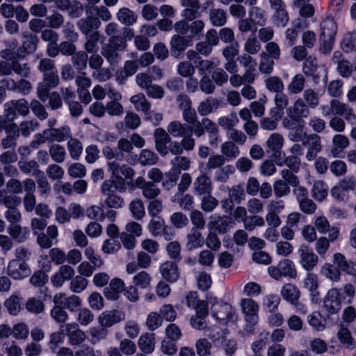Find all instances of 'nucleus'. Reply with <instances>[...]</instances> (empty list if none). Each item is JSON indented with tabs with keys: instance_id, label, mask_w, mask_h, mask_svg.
<instances>
[{
	"instance_id": "obj_47",
	"label": "nucleus",
	"mask_w": 356,
	"mask_h": 356,
	"mask_svg": "<svg viewBox=\"0 0 356 356\" xmlns=\"http://www.w3.org/2000/svg\"><path fill=\"white\" fill-rule=\"evenodd\" d=\"M117 17L122 24L127 26L133 25L137 20V16L135 13L127 8L120 9Z\"/></svg>"
},
{
	"instance_id": "obj_33",
	"label": "nucleus",
	"mask_w": 356,
	"mask_h": 356,
	"mask_svg": "<svg viewBox=\"0 0 356 356\" xmlns=\"http://www.w3.org/2000/svg\"><path fill=\"white\" fill-rule=\"evenodd\" d=\"M340 47L345 53L356 52V30L343 34Z\"/></svg>"
},
{
	"instance_id": "obj_25",
	"label": "nucleus",
	"mask_w": 356,
	"mask_h": 356,
	"mask_svg": "<svg viewBox=\"0 0 356 356\" xmlns=\"http://www.w3.org/2000/svg\"><path fill=\"white\" fill-rule=\"evenodd\" d=\"M286 111L287 115L295 120L307 118L309 114L307 106L300 98L298 99L292 106L289 107Z\"/></svg>"
},
{
	"instance_id": "obj_41",
	"label": "nucleus",
	"mask_w": 356,
	"mask_h": 356,
	"mask_svg": "<svg viewBox=\"0 0 356 356\" xmlns=\"http://www.w3.org/2000/svg\"><path fill=\"white\" fill-rule=\"evenodd\" d=\"M337 338L344 348L350 350L355 348V340L351 335V332L348 328L341 327L337 332Z\"/></svg>"
},
{
	"instance_id": "obj_55",
	"label": "nucleus",
	"mask_w": 356,
	"mask_h": 356,
	"mask_svg": "<svg viewBox=\"0 0 356 356\" xmlns=\"http://www.w3.org/2000/svg\"><path fill=\"white\" fill-rule=\"evenodd\" d=\"M129 209L132 216L136 220L141 219L145 214V207L141 200L136 199L131 201Z\"/></svg>"
},
{
	"instance_id": "obj_40",
	"label": "nucleus",
	"mask_w": 356,
	"mask_h": 356,
	"mask_svg": "<svg viewBox=\"0 0 356 356\" xmlns=\"http://www.w3.org/2000/svg\"><path fill=\"white\" fill-rule=\"evenodd\" d=\"M204 244L201 233L195 228H192L187 235L186 248L191 250L200 248Z\"/></svg>"
},
{
	"instance_id": "obj_12",
	"label": "nucleus",
	"mask_w": 356,
	"mask_h": 356,
	"mask_svg": "<svg viewBox=\"0 0 356 356\" xmlns=\"http://www.w3.org/2000/svg\"><path fill=\"white\" fill-rule=\"evenodd\" d=\"M124 319V312L118 309L106 310L102 312L97 318L98 323L104 327H110Z\"/></svg>"
},
{
	"instance_id": "obj_61",
	"label": "nucleus",
	"mask_w": 356,
	"mask_h": 356,
	"mask_svg": "<svg viewBox=\"0 0 356 356\" xmlns=\"http://www.w3.org/2000/svg\"><path fill=\"white\" fill-rule=\"evenodd\" d=\"M265 85L269 91L276 94L282 92L284 88L282 81L277 76L268 77L265 81Z\"/></svg>"
},
{
	"instance_id": "obj_21",
	"label": "nucleus",
	"mask_w": 356,
	"mask_h": 356,
	"mask_svg": "<svg viewBox=\"0 0 356 356\" xmlns=\"http://www.w3.org/2000/svg\"><path fill=\"white\" fill-rule=\"evenodd\" d=\"M283 145L284 138L278 133L272 134L266 140L268 152L271 154V156L275 160L280 157Z\"/></svg>"
},
{
	"instance_id": "obj_2",
	"label": "nucleus",
	"mask_w": 356,
	"mask_h": 356,
	"mask_svg": "<svg viewBox=\"0 0 356 356\" xmlns=\"http://www.w3.org/2000/svg\"><path fill=\"white\" fill-rule=\"evenodd\" d=\"M0 56L6 60L0 62V76H9L13 71L23 76L29 74L27 65L19 63L22 56L14 49L8 48L1 51Z\"/></svg>"
},
{
	"instance_id": "obj_60",
	"label": "nucleus",
	"mask_w": 356,
	"mask_h": 356,
	"mask_svg": "<svg viewBox=\"0 0 356 356\" xmlns=\"http://www.w3.org/2000/svg\"><path fill=\"white\" fill-rule=\"evenodd\" d=\"M211 24L216 26H222L227 22V15L224 10L221 9H213L209 15Z\"/></svg>"
},
{
	"instance_id": "obj_24",
	"label": "nucleus",
	"mask_w": 356,
	"mask_h": 356,
	"mask_svg": "<svg viewBox=\"0 0 356 356\" xmlns=\"http://www.w3.org/2000/svg\"><path fill=\"white\" fill-rule=\"evenodd\" d=\"M309 135L307 134L305 123L302 120H295L291 125L288 137L293 142H304Z\"/></svg>"
},
{
	"instance_id": "obj_54",
	"label": "nucleus",
	"mask_w": 356,
	"mask_h": 356,
	"mask_svg": "<svg viewBox=\"0 0 356 356\" xmlns=\"http://www.w3.org/2000/svg\"><path fill=\"white\" fill-rule=\"evenodd\" d=\"M250 21L259 26H264L266 22L265 12L259 7H252L249 11Z\"/></svg>"
},
{
	"instance_id": "obj_10",
	"label": "nucleus",
	"mask_w": 356,
	"mask_h": 356,
	"mask_svg": "<svg viewBox=\"0 0 356 356\" xmlns=\"http://www.w3.org/2000/svg\"><path fill=\"white\" fill-rule=\"evenodd\" d=\"M240 305L246 322L252 325H256L259 320V306L257 302L250 298H243Z\"/></svg>"
},
{
	"instance_id": "obj_7",
	"label": "nucleus",
	"mask_w": 356,
	"mask_h": 356,
	"mask_svg": "<svg viewBox=\"0 0 356 356\" xmlns=\"http://www.w3.org/2000/svg\"><path fill=\"white\" fill-rule=\"evenodd\" d=\"M356 188V179L353 177H346L341 179L330 191L331 195L337 201L346 202L348 199L350 191Z\"/></svg>"
},
{
	"instance_id": "obj_31",
	"label": "nucleus",
	"mask_w": 356,
	"mask_h": 356,
	"mask_svg": "<svg viewBox=\"0 0 356 356\" xmlns=\"http://www.w3.org/2000/svg\"><path fill=\"white\" fill-rule=\"evenodd\" d=\"M275 108L271 110L272 116L279 120L282 118L284 110L289 103V98L283 92L277 93L274 98Z\"/></svg>"
},
{
	"instance_id": "obj_50",
	"label": "nucleus",
	"mask_w": 356,
	"mask_h": 356,
	"mask_svg": "<svg viewBox=\"0 0 356 356\" xmlns=\"http://www.w3.org/2000/svg\"><path fill=\"white\" fill-rule=\"evenodd\" d=\"M167 130L175 137H183L188 132V130L191 129L188 126L181 124L179 121H173L168 125Z\"/></svg>"
},
{
	"instance_id": "obj_16",
	"label": "nucleus",
	"mask_w": 356,
	"mask_h": 356,
	"mask_svg": "<svg viewBox=\"0 0 356 356\" xmlns=\"http://www.w3.org/2000/svg\"><path fill=\"white\" fill-rule=\"evenodd\" d=\"M7 272L13 279L22 280L31 274V269L25 262L11 260L8 264Z\"/></svg>"
},
{
	"instance_id": "obj_14",
	"label": "nucleus",
	"mask_w": 356,
	"mask_h": 356,
	"mask_svg": "<svg viewBox=\"0 0 356 356\" xmlns=\"http://www.w3.org/2000/svg\"><path fill=\"white\" fill-rule=\"evenodd\" d=\"M298 252L300 254V264L302 267L307 271L313 270L318 264V256L307 245H300Z\"/></svg>"
},
{
	"instance_id": "obj_59",
	"label": "nucleus",
	"mask_w": 356,
	"mask_h": 356,
	"mask_svg": "<svg viewBox=\"0 0 356 356\" xmlns=\"http://www.w3.org/2000/svg\"><path fill=\"white\" fill-rule=\"evenodd\" d=\"M265 224V220L263 217L254 214L252 216H247L245 222H243L244 228L248 231H252L257 227H263Z\"/></svg>"
},
{
	"instance_id": "obj_30",
	"label": "nucleus",
	"mask_w": 356,
	"mask_h": 356,
	"mask_svg": "<svg viewBox=\"0 0 356 356\" xmlns=\"http://www.w3.org/2000/svg\"><path fill=\"white\" fill-rule=\"evenodd\" d=\"M100 25L99 19L92 15L81 19L77 23L78 28L84 35L90 34L93 29H97Z\"/></svg>"
},
{
	"instance_id": "obj_28",
	"label": "nucleus",
	"mask_w": 356,
	"mask_h": 356,
	"mask_svg": "<svg viewBox=\"0 0 356 356\" xmlns=\"http://www.w3.org/2000/svg\"><path fill=\"white\" fill-rule=\"evenodd\" d=\"M193 44L192 36H184L175 35L170 40V47L172 52L177 51L179 54L184 51L188 47Z\"/></svg>"
},
{
	"instance_id": "obj_48",
	"label": "nucleus",
	"mask_w": 356,
	"mask_h": 356,
	"mask_svg": "<svg viewBox=\"0 0 356 356\" xmlns=\"http://www.w3.org/2000/svg\"><path fill=\"white\" fill-rule=\"evenodd\" d=\"M238 123V119L236 113H232L229 115L221 116L218 119V124L223 129L229 132Z\"/></svg>"
},
{
	"instance_id": "obj_44",
	"label": "nucleus",
	"mask_w": 356,
	"mask_h": 356,
	"mask_svg": "<svg viewBox=\"0 0 356 356\" xmlns=\"http://www.w3.org/2000/svg\"><path fill=\"white\" fill-rule=\"evenodd\" d=\"M333 263L336 267L341 271L348 274H353L355 268L346 259L345 256L341 253H335L333 256Z\"/></svg>"
},
{
	"instance_id": "obj_57",
	"label": "nucleus",
	"mask_w": 356,
	"mask_h": 356,
	"mask_svg": "<svg viewBox=\"0 0 356 356\" xmlns=\"http://www.w3.org/2000/svg\"><path fill=\"white\" fill-rule=\"evenodd\" d=\"M13 337L17 340H25L29 334L28 325L24 323H18L11 328Z\"/></svg>"
},
{
	"instance_id": "obj_39",
	"label": "nucleus",
	"mask_w": 356,
	"mask_h": 356,
	"mask_svg": "<svg viewBox=\"0 0 356 356\" xmlns=\"http://www.w3.org/2000/svg\"><path fill=\"white\" fill-rule=\"evenodd\" d=\"M281 294L285 300L291 304L296 303L300 298L298 289L291 284H284L282 289Z\"/></svg>"
},
{
	"instance_id": "obj_18",
	"label": "nucleus",
	"mask_w": 356,
	"mask_h": 356,
	"mask_svg": "<svg viewBox=\"0 0 356 356\" xmlns=\"http://www.w3.org/2000/svg\"><path fill=\"white\" fill-rule=\"evenodd\" d=\"M68 337V343L71 346H79L86 340V336L85 332L79 328L78 325L75 323H67L61 326Z\"/></svg>"
},
{
	"instance_id": "obj_15",
	"label": "nucleus",
	"mask_w": 356,
	"mask_h": 356,
	"mask_svg": "<svg viewBox=\"0 0 356 356\" xmlns=\"http://www.w3.org/2000/svg\"><path fill=\"white\" fill-rule=\"evenodd\" d=\"M331 109L332 114L343 116L352 125L356 124V115L348 105L333 99L331 101Z\"/></svg>"
},
{
	"instance_id": "obj_9",
	"label": "nucleus",
	"mask_w": 356,
	"mask_h": 356,
	"mask_svg": "<svg viewBox=\"0 0 356 356\" xmlns=\"http://www.w3.org/2000/svg\"><path fill=\"white\" fill-rule=\"evenodd\" d=\"M271 8L274 10L272 20L278 27H284L289 21V13L286 5L282 0H270Z\"/></svg>"
},
{
	"instance_id": "obj_36",
	"label": "nucleus",
	"mask_w": 356,
	"mask_h": 356,
	"mask_svg": "<svg viewBox=\"0 0 356 356\" xmlns=\"http://www.w3.org/2000/svg\"><path fill=\"white\" fill-rule=\"evenodd\" d=\"M22 297L18 292H14L9 298L4 302V306L8 312L13 316L17 315L22 308Z\"/></svg>"
},
{
	"instance_id": "obj_38",
	"label": "nucleus",
	"mask_w": 356,
	"mask_h": 356,
	"mask_svg": "<svg viewBox=\"0 0 356 356\" xmlns=\"http://www.w3.org/2000/svg\"><path fill=\"white\" fill-rule=\"evenodd\" d=\"M86 35L85 49L88 53H97L99 50L98 42L104 41V37H102L98 31H93Z\"/></svg>"
},
{
	"instance_id": "obj_56",
	"label": "nucleus",
	"mask_w": 356,
	"mask_h": 356,
	"mask_svg": "<svg viewBox=\"0 0 356 356\" xmlns=\"http://www.w3.org/2000/svg\"><path fill=\"white\" fill-rule=\"evenodd\" d=\"M219 60L217 58L211 60H203L201 58L197 64V67L200 74L206 75L207 72H211L219 65Z\"/></svg>"
},
{
	"instance_id": "obj_42",
	"label": "nucleus",
	"mask_w": 356,
	"mask_h": 356,
	"mask_svg": "<svg viewBox=\"0 0 356 356\" xmlns=\"http://www.w3.org/2000/svg\"><path fill=\"white\" fill-rule=\"evenodd\" d=\"M130 102L134 104L137 111H142L145 115H147L148 112L150 111V104L143 93L133 95L130 98Z\"/></svg>"
},
{
	"instance_id": "obj_26",
	"label": "nucleus",
	"mask_w": 356,
	"mask_h": 356,
	"mask_svg": "<svg viewBox=\"0 0 356 356\" xmlns=\"http://www.w3.org/2000/svg\"><path fill=\"white\" fill-rule=\"evenodd\" d=\"M349 145L348 138L343 135L337 134L332 138V147L331 153L333 157L342 158L344 155V150Z\"/></svg>"
},
{
	"instance_id": "obj_37",
	"label": "nucleus",
	"mask_w": 356,
	"mask_h": 356,
	"mask_svg": "<svg viewBox=\"0 0 356 356\" xmlns=\"http://www.w3.org/2000/svg\"><path fill=\"white\" fill-rule=\"evenodd\" d=\"M195 192L199 195H209L212 191L211 182L206 175H200L194 182Z\"/></svg>"
},
{
	"instance_id": "obj_17",
	"label": "nucleus",
	"mask_w": 356,
	"mask_h": 356,
	"mask_svg": "<svg viewBox=\"0 0 356 356\" xmlns=\"http://www.w3.org/2000/svg\"><path fill=\"white\" fill-rule=\"evenodd\" d=\"M54 304H60L65 309L70 312H75L81 307V300L76 295L67 296L64 293H56L53 298Z\"/></svg>"
},
{
	"instance_id": "obj_1",
	"label": "nucleus",
	"mask_w": 356,
	"mask_h": 356,
	"mask_svg": "<svg viewBox=\"0 0 356 356\" xmlns=\"http://www.w3.org/2000/svg\"><path fill=\"white\" fill-rule=\"evenodd\" d=\"M108 170L111 173V180H106L101 186V192L103 195L112 194L113 188L123 193L126 191L124 179H131L134 175V170L127 165L120 166L116 161L108 163Z\"/></svg>"
},
{
	"instance_id": "obj_3",
	"label": "nucleus",
	"mask_w": 356,
	"mask_h": 356,
	"mask_svg": "<svg viewBox=\"0 0 356 356\" xmlns=\"http://www.w3.org/2000/svg\"><path fill=\"white\" fill-rule=\"evenodd\" d=\"M207 302L211 305V314L220 325L234 324L237 320L236 310L228 303L218 301L211 295L207 296Z\"/></svg>"
},
{
	"instance_id": "obj_46",
	"label": "nucleus",
	"mask_w": 356,
	"mask_h": 356,
	"mask_svg": "<svg viewBox=\"0 0 356 356\" xmlns=\"http://www.w3.org/2000/svg\"><path fill=\"white\" fill-rule=\"evenodd\" d=\"M118 51V50L108 42V43L102 45L101 53L108 62L113 64L118 63L120 60Z\"/></svg>"
},
{
	"instance_id": "obj_20",
	"label": "nucleus",
	"mask_w": 356,
	"mask_h": 356,
	"mask_svg": "<svg viewBox=\"0 0 356 356\" xmlns=\"http://www.w3.org/2000/svg\"><path fill=\"white\" fill-rule=\"evenodd\" d=\"M125 284L120 278L112 279L108 286L104 289V294L108 300H117L120 294L124 290Z\"/></svg>"
},
{
	"instance_id": "obj_35",
	"label": "nucleus",
	"mask_w": 356,
	"mask_h": 356,
	"mask_svg": "<svg viewBox=\"0 0 356 356\" xmlns=\"http://www.w3.org/2000/svg\"><path fill=\"white\" fill-rule=\"evenodd\" d=\"M220 106L218 99L213 97H209L201 102L197 106V112L201 116H207L216 111Z\"/></svg>"
},
{
	"instance_id": "obj_8",
	"label": "nucleus",
	"mask_w": 356,
	"mask_h": 356,
	"mask_svg": "<svg viewBox=\"0 0 356 356\" xmlns=\"http://www.w3.org/2000/svg\"><path fill=\"white\" fill-rule=\"evenodd\" d=\"M344 298L341 289L332 288L327 291L324 298V307L330 314L337 313L341 309V301Z\"/></svg>"
},
{
	"instance_id": "obj_23",
	"label": "nucleus",
	"mask_w": 356,
	"mask_h": 356,
	"mask_svg": "<svg viewBox=\"0 0 356 356\" xmlns=\"http://www.w3.org/2000/svg\"><path fill=\"white\" fill-rule=\"evenodd\" d=\"M136 186L142 190L143 195L147 199H154L160 194L158 186L150 181H147L143 177H138L135 181Z\"/></svg>"
},
{
	"instance_id": "obj_34",
	"label": "nucleus",
	"mask_w": 356,
	"mask_h": 356,
	"mask_svg": "<svg viewBox=\"0 0 356 356\" xmlns=\"http://www.w3.org/2000/svg\"><path fill=\"white\" fill-rule=\"evenodd\" d=\"M140 350L146 354L152 353L155 348V334L154 333L143 334L138 341Z\"/></svg>"
},
{
	"instance_id": "obj_19",
	"label": "nucleus",
	"mask_w": 356,
	"mask_h": 356,
	"mask_svg": "<svg viewBox=\"0 0 356 356\" xmlns=\"http://www.w3.org/2000/svg\"><path fill=\"white\" fill-rule=\"evenodd\" d=\"M210 220L208 223V229L211 232L225 233L231 223V218L223 216H220L216 214L210 216Z\"/></svg>"
},
{
	"instance_id": "obj_58",
	"label": "nucleus",
	"mask_w": 356,
	"mask_h": 356,
	"mask_svg": "<svg viewBox=\"0 0 356 356\" xmlns=\"http://www.w3.org/2000/svg\"><path fill=\"white\" fill-rule=\"evenodd\" d=\"M67 149L70 156L74 160L79 159L83 152L81 143L77 139L73 138H71L68 140Z\"/></svg>"
},
{
	"instance_id": "obj_4",
	"label": "nucleus",
	"mask_w": 356,
	"mask_h": 356,
	"mask_svg": "<svg viewBox=\"0 0 356 356\" xmlns=\"http://www.w3.org/2000/svg\"><path fill=\"white\" fill-rule=\"evenodd\" d=\"M337 26L331 17L324 19L321 23L320 41L321 42V51L329 54L332 49L337 35Z\"/></svg>"
},
{
	"instance_id": "obj_53",
	"label": "nucleus",
	"mask_w": 356,
	"mask_h": 356,
	"mask_svg": "<svg viewBox=\"0 0 356 356\" xmlns=\"http://www.w3.org/2000/svg\"><path fill=\"white\" fill-rule=\"evenodd\" d=\"M305 82V79L302 74H296L292 78L287 89L291 94H298L303 90Z\"/></svg>"
},
{
	"instance_id": "obj_27",
	"label": "nucleus",
	"mask_w": 356,
	"mask_h": 356,
	"mask_svg": "<svg viewBox=\"0 0 356 356\" xmlns=\"http://www.w3.org/2000/svg\"><path fill=\"white\" fill-rule=\"evenodd\" d=\"M7 232L17 243L26 241L30 235L29 229L19 224H10L7 228Z\"/></svg>"
},
{
	"instance_id": "obj_49",
	"label": "nucleus",
	"mask_w": 356,
	"mask_h": 356,
	"mask_svg": "<svg viewBox=\"0 0 356 356\" xmlns=\"http://www.w3.org/2000/svg\"><path fill=\"white\" fill-rule=\"evenodd\" d=\"M309 325L317 331H322L325 328L326 321L318 312H314L307 316Z\"/></svg>"
},
{
	"instance_id": "obj_63",
	"label": "nucleus",
	"mask_w": 356,
	"mask_h": 356,
	"mask_svg": "<svg viewBox=\"0 0 356 356\" xmlns=\"http://www.w3.org/2000/svg\"><path fill=\"white\" fill-rule=\"evenodd\" d=\"M89 306L94 310L99 311L104 307V300L98 292H92L88 298Z\"/></svg>"
},
{
	"instance_id": "obj_32",
	"label": "nucleus",
	"mask_w": 356,
	"mask_h": 356,
	"mask_svg": "<svg viewBox=\"0 0 356 356\" xmlns=\"http://www.w3.org/2000/svg\"><path fill=\"white\" fill-rule=\"evenodd\" d=\"M44 134H48L49 140L51 142H63L70 136V129L67 126L59 129H48L44 130Z\"/></svg>"
},
{
	"instance_id": "obj_5",
	"label": "nucleus",
	"mask_w": 356,
	"mask_h": 356,
	"mask_svg": "<svg viewBox=\"0 0 356 356\" xmlns=\"http://www.w3.org/2000/svg\"><path fill=\"white\" fill-rule=\"evenodd\" d=\"M269 275L275 280L282 277L295 279L297 277V270L293 261L289 259L281 260L277 266H270L268 268Z\"/></svg>"
},
{
	"instance_id": "obj_45",
	"label": "nucleus",
	"mask_w": 356,
	"mask_h": 356,
	"mask_svg": "<svg viewBox=\"0 0 356 356\" xmlns=\"http://www.w3.org/2000/svg\"><path fill=\"white\" fill-rule=\"evenodd\" d=\"M328 193V186L323 181H316L314 182L312 189V197L316 201H323Z\"/></svg>"
},
{
	"instance_id": "obj_51",
	"label": "nucleus",
	"mask_w": 356,
	"mask_h": 356,
	"mask_svg": "<svg viewBox=\"0 0 356 356\" xmlns=\"http://www.w3.org/2000/svg\"><path fill=\"white\" fill-rule=\"evenodd\" d=\"M221 153L222 156L232 160L238 156L240 151L232 141H226L221 145Z\"/></svg>"
},
{
	"instance_id": "obj_52",
	"label": "nucleus",
	"mask_w": 356,
	"mask_h": 356,
	"mask_svg": "<svg viewBox=\"0 0 356 356\" xmlns=\"http://www.w3.org/2000/svg\"><path fill=\"white\" fill-rule=\"evenodd\" d=\"M321 273L332 282H338L340 280V270L331 264H325L321 270Z\"/></svg>"
},
{
	"instance_id": "obj_22",
	"label": "nucleus",
	"mask_w": 356,
	"mask_h": 356,
	"mask_svg": "<svg viewBox=\"0 0 356 356\" xmlns=\"http://www.w3.org/2000/svg\"><path fill=\"white\" fill-rule=\"evenodd\" d=\"M154 138L156 150L161 156H165L171 141L168 134L164 129L158 128L154 131Z\"/></svg>"
},
{
	"instance_id": "obj_64",
	"label": "nucleus",
	"mask_w": 356,
	"mask_h": 356,
	"mask_svg": "<svg viewBox=\"0 0 356 356\" xmlns=\"http://www.w3.org/2000/svg\"><path fill=\"white\" fill-rule=\"evenodd\" d=\"M88 286V280L82 276H76L70 284V289L74 293H81Z\"/></svg>"
},
{
	"instance_id": "obj_11",
	"label": "nucleus",
	"mask_w": 356,
	"mask_h": 356,
	"mask_svg": "<svg viewBox=\"0 0 356 356\" xmlns=\"http://www.w3.org/2000/svg\"><path fill=\"white\" fill-rule=\"evenodd\" d=\"M59 79L56 70L46 73L44 80L38 88V95L40 99L45 102L49 97V90L55 88L58 84Z\"/></svg>"
},
{
	"instance_id": "obj_6",
	"label": "nucleus",
	"mask_w": 356,
	"mask_h": 356,
	"mask_svg": "<svg viewBox=\"0 0 356 356\" xmlns=\"http://www.w3.org/2000/svg\"><path fill=\"white\" fill-rule=\"evenodd\" d=\"M4 115L8 121H13L17 117V113L26 116L29 113L30 105L25 99L10 100L3 105Z\"/></svg>"
},
{
	"instance_id": "obj_62",
	"label": "nucleus",
	"mask_w": 356,
	"mask_h": 356,
	"mask_svg": "<svg viewBox=\"0 0 356 356\" xmlns=\"http://www.w3.org/2000/svg\"><path fill=\"white\" fill-rule=\"evenodd\" d=\"M26 310L32 314H38L43 312L44 306L42 300L35 298H29L26 302Z\"/></svg>"
},
{
	"instance_id": "obj_29",
	"label": "nucleus",
	"mask_w": 356,
	"mask_h": 356,
	"mask_svg": "<svg viewBox=\"0 0 356 356\" xmlns=\"http://www.w3.org/2000/svg\"><path fill=\"white\" fill-rule=\"evenodd\" d=\"M160 272L162 277L170 282H176L179 276L177 264L170 261L161 265Z\"/></svg>"
},
{
	"instance_id": "obj_13",
	"label": "nucleus",
	"mask_w": 356,
	"mask_h": 356,
	"mask_svg": "<svg viewBox=\"0 0 356 356\" xmlns=\"http://www.w3.org/2000/svg\"><path fill=\"white\" fill-rule=\"evenodd\" d=\"M303 287L309 292L312 302L318 304L321 302L318 291L319 282L317 275L310 272L307 273L303 280Z\"/></svg>"
},
{
	"instance_id": "obj_43",
	"label": "nucleus",
	"mask_w": 356,
	"mask_h": 356,
	"mask_svg": "<svg viewBox=\"0 0 356 356\" xmlns=\"http://www.w3.org/2000/svg\"><path fill=\"white\" fill-rule=\"evenodd\" d=\"M18 166L22 172L27 175L31 174L35 177L42 175V171L39 170V165L35 161H19Z\"/></svg>"
}]
</instances>
